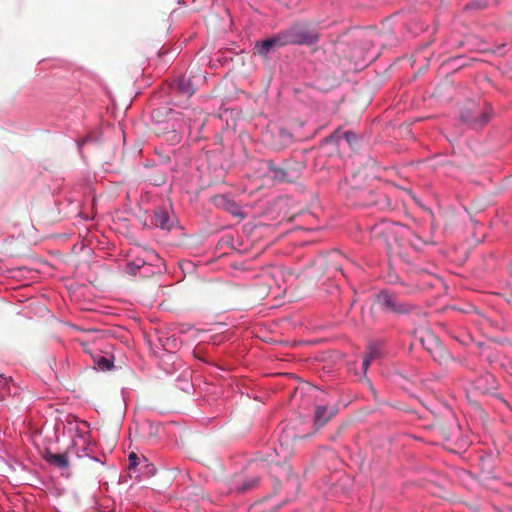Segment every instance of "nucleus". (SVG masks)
<instances>
[{"instance_id":"nucleus-14","label":"nucleus","mask_w":512,"mask_h":512,"mask_svg":"<svg viewBox=\"0 0 512 512\" xmlns=\"http://www.w3.org/2000/svg\"><path fill=\"white\" fill-rule=\"evenodd\" d=\"M333 415L334 413L326 406H318L315 410V424L318 426H324L331 420Z\"/></svg>"},{"instance_id":"nucleus-2","label":"nucleus","mask_w":512,"mask_h":512,"mask_svg":"<svg viewBox=\"0 0 512 512\" xmlns=\"http://www.w3.org/2000/svg\"><path fill=\"white\" fill-rule=\"evenodd\" d=\"M491 111L490 106L471 103L462 109L461 118L473 128H481L490 121Z\"/></svg>"},{"instance_id":"nucleus-20","label":"nucleus","mask_w":512,"mask_h":512,"mask_svg":"<svg viewBox=\"0 0 512 512\" xmlns=\"http://www.w3.org/2000/svg\"><path fill=\"white\" fill-rule=\"evenodd\" d=\"M371 361L380 357V351L376 347H370L369 353L366 355Z\"/></svg>"},{"instance_id":"nucleus-4","label":"nucleus","mask_w":512,"mask_h":512,"mask_svg":"<svg viewBox=\"0 0 512 512\" xmlns=\"http://www.w3.org/2000/svg\"><path fill=\"white\" fill-rule=\"evenodd\" d=\"M288 45H311L318 41V33L306 24H296L284 31Z\"/></svg>"},{"instance_id":"nucleus-11","label":"nucleus","mask_w":512,"mask_h":512,"mask_svg":"<svg viewBox=\"0 0 512 512\" xmlns=\"http://www.w3.org/2000/svg\"><path fill=\"white\" fill-rule=\"evenodd\" d=\"M44 459L49 464L61 469L68 468L69 466V459L66 453H52L51 451H46Z\"/></svg>"},{"instance_id":"nucleus-19","label":"nucleus","mask_w":512,"mask_h":512,"mask_svg":"<svg viewBox=\"0 0 512 512\" xmlns=\"http://www.w3.org/2000/svg\"><path fill=\"white\" fill-rule=\"evenodd\" d=\"M410 235H411V238H409L410 244L415 249H420L422 244H426V242L422 241L421 238L414 232H410Z\"/></svg>"},{"instance_id":"nucleus-13","label":"nucleus","mask_w":512,"mask_h":512,"mask_svg":"<svg viewBox=\"0 0 512 512\" xmlns=\"http://www.w3.org/2000/svg\"><path fill=\"white\" fill-rule=\"evenodd\" d=\"M391 236L392 232L390 228L376 226L372 229V238L374 240L381 241L387 248L391 247Z\"/></svg>"},{"instance_id":"nucleus-17","label":"nucleus","mask_w":512,"mask_h":512,"mask_svg":"<svg viewBox=\"0 0 512 512\" xmlns=\"http://www.w3.org/2000/svg\"><path fill=\"white\" fill-rule=\"evenodd\" d=\"M176 89L188 97L192 96L195 92L194 88L191 87L190 81L185 79L177 80Z\"/></svg>"},{"instance_id":"nucleus-9","label":"nucleus","mask_w":512,"mask_h":512,"mask_svg":"<svg viewBox=\"0 0 512 512\" xmlns=\"http://www.w3.org/2000/svg\"><path fill=\"white\" fill-rule=\"evenodd\" d=\"M156 227L161 229L170 230L172 227V221L168 212L161 207H158L154 210L153 222Z\"/></svg>"},{"instance_id":"nucleus-5","label":"nucleus","mask_w":512,"mask_h":512,"mask_svg":"<svg viewBox=\"0 0 512 512\" xmlns=\"http://www.w3.org/2000/svg\"><path fill=\"white\" fill-rule=\"evenodd\" d=\"M324 261L327 268V273L329 274H332L333 271H335L340 272L341 275L345 276V267L347 265L353 266V262L339 251H333L329 253Z\"/></svg>"},{"instance_id":"nucleus-23","label":"nucleus","mask_w":512,"mask_h":512,"mask_svg":"<svg viewBox=\"0 0 512 512\" xmlns=\"http://www.w3.org/2000/svg\"><path fill=\"white\" fill-rule=\"evenodd\" d=\"M136 459H137V456H136V454H135V453H131V454L129 455V461H130L129 466H130V467H134V466H136Z\"/></svg>"},{"instance_id":"nucleus-8","label":"nucleus","mask_w":512,"mask_h":512,"mask_svg":"<svg viewBox=\"0 0 512 512\" xmlns=\"http://www.w3.org/2000/svg\"><path fill=\"white\" fill-rule=\"evenodd\" d=\"M211 201L216 207L225 210L234 216L241 214V209L238 204L230 199L227 195H215L211 198Z\"/></svg>"},{"instance_id":"nucleus-3","label":"nucleus","mask_w":512,"mask_h":512,"mask_svg":"<svg viewBox=\"0 0 512 512\" xmlns=\"http://www.w3.org/2000/svg\"><path fill=\"white\" fill-rule=\"evenodd\" d=\"M264 143L275 151L283 150L293 142V135L280 126L269 127L262 135Z\"/></svg>"},{"instance_id":"nucleus-6","label":"nucleus","mask_w":512,"mask_h":512,"mask_svg":"<svg viewBox=\"0 0 512 512\" xmlns=\"http://www.w3.org/2000/svg\"><path fill=\"white\" fill-rule=\"evenodd\" d=\"M286 45H288L287 38L285 37L284 31H282L274 37L258 42L255 47L259 55L267 56L271 51Z\"/></svg>"},{"instance_id":"nucleus-26","label":"nucleus","mask_w":512,"mask_h":512,"mask_svg":"<svg viewBox=\"0 0 512 512\" xmlns=\"http://www.w3.org/2000/svg\"><path fill=\"white\" fill-rule=\"evenodd\" d=\"M173 139H175L176 141H179L180 137H179V135H176V134H175V135L173 136Z\"/></svg>"},{"instance_id":"nucleus-22","label":"nucleus","mask_w":512,"mask_h":512,"mask_svg":"<svg viewBox=\"0 0 512 512\" xmlns=\"http://www.w3.org/2000/svg\"><path fill=\"white\" fill-rule=\"evenodd\" d=\"M371 362L372 361L367 356L364 358L363 363H362V369L365 374H366Z\"/></svg>"},{"instance_id":"nucleus-18","label":"nucleus","mask_w":512,"mask_h":512,"mask_svg":"<svg viewBox=\"0 0 512 512\" xmlns=\"http://www.w3.org/2000/svg\"><path fill=\"white\" fill-rule=\"evenodd\" d=\"M94 363L103 371L110 370L113 367V362L101 354L94 356Z\"/></svg>"},{"instance_id":"nucleus-25","label":"nucleus","mask_w":512,"mask_h":512,"mask_svg":"<svg viewBox=\"0 0 512 512\" xmlns=\"http://www.w3.org/2000/svg\"><path fill=\"white\" fill-rule=\"evenodd\" d=\"M159 113H160V110L156 109V110H153L152 115H153L154 118H156Z\"/></svg>"},{"instance_id":"nucleus-24","label":"nucleus","mask_w":512,"mask_h":512,"mask_svg":"<svg viewBox=\"0 0 512 512\" xmlns=\"http://www.w3.org/2000/svg\"><path fill=\"white\" fill-rule=\"evenodd\" d=\"M91 140H92V138L90 136H86L78 141V145H79V147H82L83 145H85L86 143H88Z\"/></svg>"},{"instance_id":"nucleus-12","label":"nucleus","mask_w":512,"mask_h":512,"mask_svg":"<svg viewBox=\"0 0 512 512\" xmlns=\"http://www.w3.org/2000/svg\"><path fill=\"white\" fill-rule=\"evenodd\" d=\"M371 199L365 202L366 206H374L379 210H385L391 207L390 199L382 193L369 192Z\"/></svg>"},{"instance_id":"nucleus-15","label":"nucleus","mask_w":512,"mask_h":512,"mask_svg":"<svg viewBox=\"0 0 512 512\" xmlns=\"http://www.w3.org/2000/svg\"><path fill=\"white\" fill-rule=\"evenodd\" d=\"M332 137L337 138V140L344 139L351 148L357 147L359 142L358 136L351 130L342 133L337 131Z\"/></svg>"},{"instance_id":"nucleus-16","label":"nucleus","mask_w":512,"mask_h":512,"mask_svg":"<svg viewBox=\"0 0 512 512\" xmlns=\"http://www.w3.org/2000/svg\"><path fill=\"white\" fill-rule=\"evenodd\" d=\"M430 354L434 357L435 360L442 362L450 359V354L445 350L443 345L436 341L435 348H427Z\"/></svg>"},{"instance_id":"nucleus-7","label":"nucleus","mask_w":512,"mask_h":512,"mask_svg":"<svg viewBox=\"0 0 512 512\" xmlns=\"http://www.w3.org/2000/svg\"><path fill=\"white\" fill-rule=\"evenodd\" d=\"M267 168V177L276 182H290L294 178L288 168L277 167L272 161H267Z\"/></svg>"},{"instance_id":"nucleus-10","label":"nucleus","mask_w":512,"mask_h":512,"mask_svg":"<svg viewBox=\"0 0 512 512\" xmlns=\"http://www.w3.org/2000/svg\"><path fill=\"white\" fill-rule=\"evenodd\" d=\"M260 478L258 476H251L244 481L234 480L231 489L245 493L258 487Z\"/></svg>"},{"instance_id":"nucleus-27","label":"nucleus","mask_w":512,"mask_h":512,"mask_svg":"<svg viewBox=\"0 0 512 512\" xmlns=\"http://www.w3.org/2000/svg\"><path fill=\"white\" fill-rule=\"evenodd\" d=\"M128 267L132 270L133 265L132 264H128Z\"/></svg>"},{"instance_id":"nucleus-21","label":"nucleus","mask_w":512,"mask_h":512,"mask_svg":"<svg viewBox=\"0 0 512 512\" xmlns=\"http://www.w3.org/2000/svg\"><path fill=\"white\" fill-rule=\"evenodd\" d=\"M150 425V432H149V435L150 436H155L158 434V430H159V427H160V424H156V425H153L152 423H149Z\"/></svg>"},{"instance_id":"nucleus-1","label":"nucleus","mask_w":512,"mask_h":512,"mask_svg":"<svg viewBox=\"0 0 512 512\" xmlns=\"http://www.w3.org/2000/svg\"><path fill=\"white\" fill-rule=\"evenodd\" d=\"M374 305L386 313L397 315L408 314L414 309L412 304L400 301L396 293L389 290L379 292Z\"/></svg>"}]
</instances>
